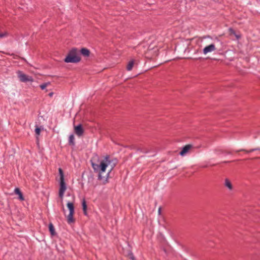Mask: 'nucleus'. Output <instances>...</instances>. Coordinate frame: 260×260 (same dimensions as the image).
<instances>
[{
	"mask_svg": "<svg viewBox=\"0 0 260 260\" xmlns=\"http://www.w3.org/2000/svg\"><path fill=\"white\" fill-rule=\"evenodd\" d=\"M216 50L215 45L214 44H211L206 46L203 50L204 54L214 51Z\"/></svg>",
	"mask_w": 260,
	"mask_h": 260,
	"instance_id": "obj_7",
	"label": "nucleus"
},
{
	"mask_svg": "<svg viewBox=\"0 0 260 260\" xmlns=\"http://www.w3.org/2000/svg\"><path fill=\"white\" fill-rule=\"evenodd\" d=\"M116 162V159H110L109 155H106L99 165L91 162L93 169L99 172L98 179L103 183L106 184L108 182L109 174L115 167Z\"/></svg>",
	"mask_w": 260,
	"mask_h": 260,
	"instance_id": "obj_1",
	"label": "nucleus"
},
{
	"mask_svg": "<svg viewBox=\"0 0 260 260\" xmlns=\"http://www.w3.org/2000/svg\"><path fill=\"white\" fill-rule=\"evenodd\" d=\"M8 34L7 32L0 33V38H3L7 37Z\"/></svg>",
	"mask_w": 260,
	"mask_h": 260,
	"instance_id": "obj_19",
	"label": "nucleus"
},
{
	"mask_svg": "<svg viewBox=\"0 0 260 260\" xmlns=\"http://www.w3.org/2000/svg\"><path fill=\"white\" fill-rule=\"evenodd\" d=\"M80 53L85 57H88L90 55L89 50L86 48H82L80 51Z\"/></svg>",
	"mask_w": 260,
	"mask_h": 260,
	"instance_id": "obj_9",
	"label": "nucleus"
},
{
	"mask_svg": "<svg viewBox=\"0 0 260 260\" xmlns=\"http://www.w3.org/2000/svg\"><path fill=\"white\" fill-rule=\"evenodd\" d=\"M15 193L19 196V199L21 201H23L24 200L23 194L20 189L18 188H16L15 189Z\"/></svg>",
	"mask_w": 260,
	"mask_h": 260,
	"instance_id": "obj_10",
	"label": "nucleus"
},
{
	"mask_svg": "<svg viewBox=\"0 0 260 260\" xmlns=\"http://www.w3.org/2000/svg\"><path fill=\"white\" fill-rule=\"evenodd\" d=\"M50 84L49 82H47V83H45L44 84H42L40 85V88L42 89V90H44L46 88V87Z\"/></svg>",
	"mask_w": 260,
	"mask_h": 260,
	"instance_id": "obj_18",
	"label": "nucleus"
},
{
	"mask_svg": "<svg viewBox=\"0 0 260 260\" xmlns=\"http://www.w3.org/2000/svg\"><path fill=\"white\" fill-rule=\"evenodd\" d=\"M35 133L37 136H39L41 132V128L37 125H36Z\"/></svg>",
	"mask_w": 260,
	"mask_h": 260,
	"instance_id": "obj_17",
	"label": "nucleus"
},
{
	"mask_svg": "<svg viewBox=\"0 0 260 260\" xmlns=\"http://www.w3.org/2000/svg\"><path fill=\"white\" fill-rule=\"evenodd\" d=\"M236 37H237V38H239V36H236Z\"/></svg>",
	"mask_w": 260,
	"mask_h": 260,
	"instance_id": "obj_24",
	"label": "nucleus"
},
{
	"mask_svg": "<svg viewBox=\"0 0 260 260\" xmlns=\"http://www.w3.org/2000/svg\"><path fill=\"white\" fill-rule=\"evenodd\" d=\"M155 155V153H154L152 156H154Z\"/></svg>",
	"mask_w": 260,
	"mask_h": 260,
	"instance_id": "obj_23",
	"label": "nucleus"
},
{
	"mask_svg": "<svg viewBox=\"0 0 260 260\" xmlns=\"http://www.w3.org/2000/svg\"><path fill=\"white\" fill-rule=\"evenodd\" d=\"M132 258L133 259V260H134V259H135V258L134 257V256H133L132 257Z\"/></svg>",
	"mask_w": 260,
	"mask_h": 260,
	"instance_id": "obj_22",
	"label": "nucleus"
},
{
	"mask_svg": "<svg viewBox=\"0 0 260 260\" xmlns=\"http://www.w3.org/2000/svg\"><path fill=\"white\" fill-rule=\"evenodd\" d=\"M67 207L69 210V214L67 216V218L69 223H73L75 221L73 218L74 214V207L73 203L68 202L67 203Z\"/></svg>",
	"mask_w": 260,
	"mask_h": 260,
	"instance_id": "obj_4",
	"label": "nucleus"
},
{
	"mask_svg": "<svg viewBox=\"0 0 260 260\" xmlns=\"http://www.w3.org/2000/svg\"><path fill=\"white\" fill-rule=\"evenodd\" d=\"M82 207H83V210L84 212V214L85 215H87V212H86L87 205H86V202H85V200H83V201L82 202Z\"/></svg>",
	"mask_w": 260,
	"mask_h": 260,
	"instance_id": "obj_15",
	"label": "nucleus"
},
{
	"mask_svg": "<svg viewBox=\"0 0 260 260\" xmlns=\"http://www.w3.org/2000/svg\"><path fill=\"white\" fill-rule=\"evenodd\" d=\"M191 147L192 145H185L182 148L181 151L179 152V154L181 156H184Z\"/></svg>",
	"mask_w": 260,
	"mask_h": 260,
	"instance_id": "obj_8",
	"label": "nucleus"
},
{
	"mask_svg": "<svg viewBox=\"0 0 260 260\" xmlns=\"http://www.w3.org/2000/svg\"><path fill=\"white\" fill-rule=\"evenodd\" d=\"M256 150H260V149L259 148H254V149H251L249 150H246L245 149H240L239 150H237V152H239V151H245L246 152V153H250V152H252L253 151H256Z\"/></svg>",
	"mask_w": 260,
	"mask_h": 260,
	"instance_id": "obj_14",
	"label": "nucleus"
},
{
	"mask_svg": "<svg viewBox=\"0 0 260 260\" xmlns=\"http://www.w3.org/2000/svg\"><path fill=\"white\" fill-rule=\"evenodd\" d=\"M134 62L133 60L129 61L126 67L127 70L131 71L134 66Z\"/></svg>",
	"mask_w": 260,
	"mask_h": 260,
	"instance_id": "obj_16",
	"label": "nucleus"
},
{
	"mask_svg": "<svg viewBox=\"0 0 260 260\" xmlns=\"http://www.w3.org/2000/svg\"><path fill=\"white\" fill-rule=\"evenodd\" d=\"M18 77L20 80V81L23 82H26L28 81L32 82L33 78L31 76H28L24 74L21 71H18L17 72Z\"/></svg>",
	"mask_w": 260,
	"mask_h": 260,
	"instance_id": "obj_5",
	"label": "nucleus"
},
{
	"mask_svg": "<svg viewBox=\"0 0 260 260\" xmlns=\"http://www.w3.org/2000/svg\"><path fill=\"white\" fill-rule=\"evenodd\" d=\"M52 95H53V93L52 92H51V93H49V95L50 96H51Z\"/></svg>",
	"mask_w": 260,
	"mask_h": 260,
	"instance_id": "obj_20",
	"label": "nucleus"
},
{
	"mask_svg": "<svg viewBox=\"0 0 260 260\" xmlns=\"http://www.w3.org/2000/svg\"><path fill=\"white\" fill-rule=\"evenodd\" d=\"M59 174L60 175L59 184L60 187L59 190V196L60 198H62L64 192L67 189L66 184L64 181V175L63 171L61 168L58 169Z\"/></svg>",
	"mask_w": 260,
	"mask_h": 260,
	"instance_id": "obj_3",
	"label": "nucleus"
},
{
	"mask_svg": "<svg viewBox=\"0 0 260 260\" xmlns=\"http://www.w3.org/2000/svg\"><path fill=\"white\" fill-rule=\"evenodd\" d=\"M69 144L72 146H75V138L73 134H71L69 137Z\"/></svg>",
	"mask_w": 260,
	"mask_h": 260,
	"instance_id": "obj_11",
	"label": "nucleus"
},
{
	"mask_svg": "<svg viewBox=\"0 0 260 260\" xmlns=\"http://www.w3.org/2000/svg\"><path fill=\"white\" fill-rule=\"evenodd\" d=\"M49 231H50L51 235L54 236L55 235L56 233L55 232V229H54V226L52 224V223H50L49 224Z\"/></svg>",
	"mask_w": 260,
	"mask_h": 260,
	"instance_id": "obj_13",
	"label": "nucleus"
},
{
	"mask_svg": "<svg viewBox=\"0 0 260 260\" xmlns=\"http://www.w3.org/2000/svg\"><path fill=\"white\" fill-rule=\"evenodd\" d=\"M79 55V51L77 48H72L69 51L64 61L67 63H78L81 60Z\"/></svg>",
	"mask_w": 260,
	"mask_h": 260,
	"instance_id": "obj_2",
	"label": "nucleus"
},
{
	"mask_svg": "<svg viewBox=\"0 0 260 260\" xmlns=\"http://www.w3.org/2000/svg\"><path fill=\"white\" fill-rule=\"evenodd\" d=\"M224 185L226 187H227L229 190H231L233 189V186L230 182V181L228 179H225L224 182Z\"/></svg>",
	"mask_w": 260,
	"mask_h": 260,
	"instance_id": "obj_12",
	"label": "nucleus"
},
{
	"mask_svg": "<svg viewBox=\"0 0 260 260\" xmlns=\"http://www.w3.org/2000/svg\"><path fill=\"white\" fill-rule=\"evenodd\" d=\"M158 212L160 213V208H159V209H158Z\"/></svg>",
	"mask_w": 260,
	"mask_h": 260,
	"instance_id": "obj_21",
	"label": "nucleus"
},
{
	"mask_svg": "<svg viewBox=\"0 0 260 260\" xmlns=\"http://www.w3.org/2000/svg\"><path fill=\"white\" fill-rule=\"evenodd\" d=\"M74 132L79 137L83 136L84 134V129L81 124H79L74 126Z\"/></svg>",
	"mask_w": 260,
	"mask_h": 260,
	"instance_id": "obj_6",
	"label": "nucleus"
}]
</instances>
